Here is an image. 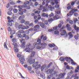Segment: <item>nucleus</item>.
I'll list each match as a JSON object with an SVG mask.
<instances>
[{
	"mask_svg": "<svg viewBox=\"0 0 79 79\" xmlns=\"http://www.w3.org/2000/svg\"><path fill=\"white\" fill-rule=\"evenodd\" d=\"M39 64V62H37L33 65V67L35 68V69H38L39 68H40L41 66V65L39 64Z\"/></svg>",
	"mask_w": 79,
	"mask_h": 79,
	"instance_id": "3",
	"label": "nucleus"
},
{
	"mask_svg": "<svg viewBox=\"0 0 79 79\" xmlns=\"http://www.w3.org/2000/svg\"><path fill=\"white\" fill-rule=\"evenodd\" d=\"M34 28L35 29V30L37 31V30L39 29V28H40V26L39 25H36L34 27Z\"/></svg>",
	"mask_w": 79,
	"mask_h": 79,
	"instance_id": "13",
	"label": "nucleus"
},
{
	"mask_svg": "<svg viewBox=\"0 0 79 79\" xmlns=\"http://www.w3.org/2000/svg\"><path fill=\"white\" fill-rule=\"evenodd\" d=\"M58 15H56L55 16H53V19H55V20H56L58 19Z\"/></svg>",
	"mask_w": 79,
	"mask_h": 79,
	"instance_id": "23",
	"label": "nucleus"
},
{
	"mask_svg": "<svg viewBox=\"0 0 79 79\" xmlns=\"http://www.w3.org/2000/svg\"><path fill=\"white\" fill-rule=\"evenodd\" d=\"M36 48H37V49H42V46H41V47H40V46H37Z\"/></svg>",
	"mask_w": 79,
	"mask_h": 79,
	"instance_id": "54",
	"label": "nucleus"
},
{
	"mask_svg": "<svg viewBox=\"0 0 79 79\" xmlns=\"http://www.w3.org/2000/svg\"><path fill=\"white\" fill-rule=\"evenodd\" d=\"M19 60L20 61L21 64H24V61H25V59H24V56L22 55L21 57H20Z\"/></svg>",
	"mask_w": 79,
	"mask_h": 79,
	"instance_id": "4",
	"label": "nucleus"
},
{
	"mask_svg": "<svg viewBox=\"0 0 79 79\" xmlns=\"http://www.w3.org/2000/svg\"><path fill=\"white\" fill-rule=\"evenodd\" d=\"M49 18H52V17H53V16H54V14H53V13H51L49 15Z\"/></svg>",
	"mask_w": 79,
	"mask_h": 79,
	"instance_id": "30",
	"label": "nucleus"
},
{
	"mask_svg": "<svg viewBox=\"0 0 79 79\" xmlns=\"http://www.w3.org/2000/svg\"><path fill=\"white\" fill-rule=\"evenodd\" d=\"M35 14H37V13L38 15H39V14L40 13V11H39L38 10H36L35 12Z\"/></svg>",
	"mask_w": 79,
	"mask_h": 79,
	"instance_id": "41",
	"label": "nucleus"
},
{
	"mask_svg": "<svg viewBox=\"0 0 79 79\" xmlns=\"http://www.w3.org/2000/svg\"><path fill=\"white\" fill-rule=\"evenodd\" d=\"M78 21V19L77 18H75L73 19V21H74V23H76Z\"/></svg>",
	"mask_w": 79,
	"mask_h": 79,
	"instance_id": "53",
	"label": "nucleus"
},
{
	"mask_svg": "<svg viewBox=\"0 0 79 79\" xmlns=\"http://www.w3.org/2000/svg\"><path fill=\"white\" fill-rule=\"evenodd\" d=\"M54 30L53 29H49L48 30V31L49 32H52Z\"/></svg>",
	"mask_w": 79,
	"mask_h": 79,
	"instance_id": "62",
	"label": "nucleus"
},
{
	"mask_svg": "<svg viewBox=\"0 0 79 79\" xmlns=\"http://www.w3.org/2000/svg\"><path fill=\"white\" fill-rule=\"evenodd\" d=\"M19 14L20 15H23L24 13H23V12L21 11H19Z\"/></svg>",
	"mask_w": 79,
	"mask_h": 79,
	"instance_id": "48",
	"label": "nucleus"
},
{
	"mask_svg": "<svg viewBox=\"0 0 79 79\" xmlns=\"http://www.w3.org/2000/svg\"><path fill=\"white\" fill-rule=\"evenodd\" d=\"M48 46L50 47H54L55 46V44H49Z\"/></svg>",
	"mask_w": 79,
	"mask_h": 79,
	"instance_id": "27",
	"label": "nucleus"
},
{
	"mask_svg": "<svg viewBox=\"0 0 79 79\" xmlns=\"http://www.w3.org/2000/svg\"><path fill=\"white\" fill-rule=\"evenodd\" d=\"M22 37L24 38L25 37V40H28L29 39V37L28 35H26V34H23L22 35Z\"/></svg>",
	"mask_w": 79,
	"mask_h": 79,
	"instance_id": "9",
	"label": "nucleus"
},
{
	"mask_svg": "<svg viewBox=\"0 0 79 79\" xmlns=\"http://www.w3.org/2000/svg\"><path fill=\"white\" fill-rule=\"evenodd\" d=\"M34 23H38L39 22V20L37 19H36L34 21Z\"/></svg>",
	"mask_w": 79,
	"mask_h": 79,
	"instance_id": "57",
	"label": "nucleus"
},
{
	"mask_svg": "<svg viewBox=\"0 0 79 79\" xmlns=\"http://www.w3.org/2000/svg\"><path fill=\"white\" fill-rule=\"evenodd\" d=\"M27 62H28L30 64H34L35 62V59H32V58H30L28 59Z\"/></svg>",
	"mask_w": 79,
	"mask_h": 79,
	"instance_id": "6",
	"label": "nucleus"
},
{
	"mask_svg": "<svg viewBox=\"0 0 79 79\" xmlns=\"http://www.w3.org/2000/svg\"><path fill=\"white\" fill-rule=\"evenodd\" d=\"M59 60L61 61H64V58L63 57H62L60 58Z\"/></svg>",
	"mask_w": 79,
	"mask_h": 79,
	"instance_id": "29",
	"label": "nucleus"
},
{
	"mask_svg": "<svg viewBox=\"0 0 79 79\" xmlns=\"http://www.w3.org/2000/svg\"><path fill=\"white\" fill-rule=\"evenodd\" d=\"M33 4V3L32 2H28V5H29V6H31Z\"/></svg>",
	"mask_w": 79,
	"mask_h": 79,
	"instance_id": "60",
	"label": "nucleus"
},
{
	"mask_svg": "<svg viewBox=\"0 0 79 79\" xmlns=\"http://www.w3.org/2000/svg\"><path fill=\"white\" fill-rule=\"evenodd\" d=\"M15 30H12L11 31H10V34L11 35H13L14 34H15Z\"/></svg>",
	"mask_w": 79,
	"mask_h": 79,
	"instance_id": "24",
	"label": "nucleus"
},
{
	"mask_svg": "<svg viewBox=\"0 0 79 79\" xmlns=\"http://www.w3.org/2000/svg\"><path fill=\"white\" fill-rule=\"evenodd\" d=\"M8 25L9 26H11L13 25L12 22H13V20H8Z\"/></svg>",
	"mask_w": 79,
	"mask_h": 79,
	"instance_id": "8",
	"label": "nucleus"
},
{
	"mask_svg": "<svg viewBox=\"0 0 79 79\" xmlns=\"http://www.w3.org/2000/svg\"><path fill=\"white\" fill-rule=\"evenodd\" d=\"M69 23L70 24H73V21L72 20H70L69 21Z\"/></svg>",
	"mask_w": 79,
	"mask_h": 79,
	"instance_id": "45",
	"label": "nucleus"
},
{
	"mask_svg": "<svg viewBox=\"0 0 79 79\" xmlns=\"http://www.w3.org/2000/svg\"><path fill=\"white\" fill-rule=\"evenodd\" d=\"M17 18H18V17H17L16 15H13L12 16V19H16Z\"/></svg>",
	"mask_w": 79,
	"mask_h": 79,
	"instance_id": "19",
	"label": "nucleus"
},
{
	"mask_svg": "<svg viewBox=\"0 0 79 79\" xmlns=\"http://www.w3.org/2000/svg\"><path fill=\"white\" fill-rule=\"evenodd\" d=\"M45 6L43 7V5H41L40 6V8H39V10H42L43 8H45Z\"/></svg>",
	"mask_w": 79,
	"mask_h": 79,
	"instance_id": "17",
	"label": "nucleus"
},
{
	"mask_svg": "<svg viewBox=\"0 0 79 79\" xmlns=\"http://www.w3.org/2000/svg\"><path fill=\"white\" fill-rule=\"evenodd\" d=\"M47 36H45L44 37H43V40L44 41L46 40H47Z\"/></svg>",
	"mask_w": 79,
	"mask_h": 79,
	"instance_id": "50",
	"label": "nucleus"
},
{
	"mask_svg": "<svg viewBox=\"0 0 79 79\" xmlns=\"http://www.w3.org/2000/svg\"><path fill=\"white\" fill-rule=\"evenodd\" d=\"M58 28V27L57 26H56L55 27H53V29L54 30H56Z\"/></svg>",
	"mask_w": 79,
	"mask_h": 79,
	"instance_id": "63",
	"label": "nucleus"
},
{
	"mask_svg": "<svg viewBox=\"0 0 79 79\" xmlns=\"http://www.w3.org/2000/svg\"><path fill=\"white\" fill-rule=\"evenodd\" d=\"M69 58H71L70 57L68 58V57H66L65 58V60L66 61L68 62V61H69V60H71V59H70Z\"/></svg>",
	"mask_w": 79,
	"mask_h": 79,
	"instance_id": "32",
	"label": "nucleus"
},
{
	"mask_svg": "<svg viewBox=\"0 0 79 79\" xmlns=\"http://www.w3.org/2000/svg\"><path fill=\"white\" fill-rule=\"evenodd\" d=\"M35 55V52H31V56H29V58H33L34 56V55Z\"/></svg>",
	"mask_w": 79,
	"mask_h": 79,
	"instance_id": "14",
	"label": "nucleus"
},
{
	"mask_svg": "<svg viewBox=\"0 0 79 79\" xmlns=\"http://www.w3.org/2000/svg\"><path fill=\"white\" fill-rule=\"evenodd\" d=\"M59 7H60V5H59L56 4L55 6V7L56 8H59Z\"/></svg>",
	"mask_w": 79,
	"mask_h": 79,
	"instance_id": "46",
	"label": "nucleus"
},
{
	"mask_svg": "<svg viewBox=\"0 0 79 79\" xmlns=\"http://www.w3.org/2000/svg\"><path fill=\"white\" fill-rule=\"evenodd\" d=\"M20 21V23L22 24H23V23H25V20L24 19L21 20Z\"/></svg>",
	"mask_w": 79,
	"mask_h": 79,
	"instance_id": "47",
	"label": "nucleus"
},
{
	"mask_svg": "<svg viewBox=\"0 0 79 79\" xmlns=\"http://www.w3.org/2000/svg\"><path fill=\"white\" fill-rule=\"evenodd\" d=\"M44 23L45 24L47 25L48 24V21L47 20H45L44 21Z\"/></svg>",
	"mask_w": 79,
	"mask_h": 79,
	"instance_id": "58",
	"label": "nucleus"
},
{
	"mask_svg": "<svg viewBox=\"0 0 79 79\" xmlns=\"http://www.w3.org/2000/svg\"><path fill=\"white\" fill-rule=\"evenodd\" d=\"M4 47L5 48H6V49H8V47H7V46L6 45V42L4 43Z\"/></svg>",
	"mask_w": 79,
	"mask_h": 79,
	"instance_id": "43",
	"label": "nucleus"
},
{
	"mask_svg": "<svg viewBox=\"0 0 79 79\" xmlns=\"http://www.w3.org/2000/svg\"><path fill=\"white\" fill-rule=\"evenodd\" d=\"M76 1H72L71 2V6H73L76 3Z\"/></svg>",
	"mask_w": 79,
	"mask_h": 79,
	"instance_id": "26",
	"label": "nucleus"
},
{
	"mask_svg": "<svg viewBox=\"0 0 79 79\" xmlns=\"http://www.w3.org/2000/svg\"><path fill=\"white\" fill-rule=\"evenodd\" d=\"M71 11H72V12H73V14L74 12H76L77 11V9H73Z\"/></svg>",
	"mask_w": 79,
	"mask_h": 79,
	"instance_id": "33",
	"label": "nucleus"
},
{
	"mask_svg": "<svg viewBox=\"0 0 79 79\" xmlns=\"http://www.w3.org/2000/svg\"><path fill=\"white\" fill-rule=\"evenodd\" d=\"M60 33V32L59 31L56 30L54 32L55 34H58Z\"/></svg>",
	"mask_w": 79,
	"mask_h": 79,
	"instance_id": "42",
	"label": "nucleus"
},
{
	"mask_svg": "<svg viewBox=\"0 0 79 79\" xmlns=\"http://www.w3.org/2000/svg\"><path fill=\"white\" fill-rule=\"evenodd\" d=\"M25 15H22L21 16H20L19 17V20H21L22 19H24L25 18Z\"/></svg>",
	"mask_w": 79,
	"mask_h": 79,
	"instance_id": "15",
	"label": "nucleus"
},
{
	"mask_svg": "<svg viewBox=\"0 0 79 79\" xmlns=\"http://www.w3.org/2000/svg\"><path fill=\"white\" fill-rule=\"evenodd\" d=\"M61 13V11L59 10L57 11H56V13L57 14H60V13Z\"/></svg>",
	"mask_w": 79,
	"mask_h": 79,
	"instance_id": "59",
	"label": "nucleus"
},
{
	"mask_svg": "<svg viewBox=\"0 0 79 79\" xmlns=\"http://www.w3.org/2000/svg\"><path fill=\"white\" fill-rule=\"evenodd\" d=\"M19 25V24L18 23H15V27H18V26Z\"/></svg>",
	"mask_w": 79,
	"mask_h": 79,
	"instance_id": "44",
	"label": "nucleus"
},
{
	"mask_svg": "<svg viewBox=\"0 0 79 79\" xmlns=\"http://www.w3.org/2000/svg\"><path fill=\"white\" fill-rule=\"evenodd\" d=\"M12 45L14 46H15V47H17L18 46V44L15 43H13Z\"/></svg>",
	"mask_w": 79,
	"mask_h": 79,
	"instance_id": "49",
	"label": "nucleus"
},
{
	"mask_svg": "<svg viewBox=\"0 0 79 79\" xmlns=\"http://www.w3.org/2000/svg\"><path fill=\"white\" fill-rule=\"evenodd\" d=\"M47 74H50L51 76H54L56 74V72L53 71V69H49L47 71Z\"/></svg>",
	"mask_w": 79,
	"mask_h": 79,
	"instance_id": "2",
	"label": "nucleus"
},
{
	"mask_svg": "<svg viewBox=\"0 0 79 79\" xmlns=\"http://www.w3.org/2000/svg\"><path fill=\"white\" fill-rule=\"evenodd\" d=\"M66 34H67V33H66V30H63L62 31V32L60 33V35L62 36H63L64 35H66Z\"/></svg>",
	"mask_w": 79,
	"mask_h": 79,
	"instance_id": "10",
	"label": "nucleus"
},
{
	"mask_svg": "<svg viewBox=\"0 0 79 79\" xmlns=\"http://www.w3.org/2000/svg\"><path fill=\"white\" fill-rule=\"evenodd\" d=\"M22 11L24 13H26V11H27V10H26V9H22Z\"/></svg>",
	"mask_w": 79,
	"mask_h": 79,
	"instance_id": "55",
	"label": "nucleus"
},
{
	"mask_svg": "<svg viewBox=\"0 0 79 79\" xmlns=\"http://www.w3.org/2000/svg\"><path fill=\"white\" fill-rule=\"evenodd\" d=\"M40 26L42 28H44V27H45V24L44 23H41L40 24Z\"/></svg>",
	"mask_w": 79,
	"mask_h": 79,
	"instance_id": "22",
	"label": "nucleus"
},
{
	"mask_svg": "<svg viewBox=\"0 0 79 79\" xmlns=\"http://www.w3.org/2000/svg\"><path fill=\"white\" fill-rule=\"evenodd\" d=\"M67 30L69 31H71L72 29L71 27H69L67 28Z\"/></svg>",
	"mask_w": 79,
	"mask_h": 79,
	"instance_id": "56",
	"label": "nucleus"
},
{
	"mask_svg": "<svg viewBox=\"0 0 79 79\" xmlns=\"http://www.w3.org/2000/svg\"><path fill=\"white\" fill-rule=\"evenodd\" d=\"M48 8H49L51 11L53 10V8L52 7L51 5H49L48 6Z\"/></svg>",
	"mask_w": 79,
	"mask_h": 79,
	"instance_id": "34",
	"label": "nucleus"
},
{
	"mask_svg": "<svg viewBox=\"0 0 79 79\" xmlns=\"http://www.w3.org/2000/svg\"><path fill=\"white\" fill-rule=\"evenodd\" d=\"M37 42H39V43H38V45H40V44L41 43V39H40L39 38H38L37 40Z\"/></svg>",
	"mask_w": 79,
	"mask_h": 79,
	"instance_id": "20",
	"label": "nucleus"
},
{
	"mask_svg": "<svg viewBox=\"0 0 79 79\" xmlns=\"http://www.w3.org/2000/svg\"><path fill=\"white\" fill-rule=\"evenodd\" d=\"M40 45H41V48L42 49H44L46 47L45 46H47V43H41L40 44Z\"/></svg>",
	"mask_w": 79,
	"mask_h": 79,
	"instance_id": "7",
	"label": "nucleus"
},
{
	"mask_svg": "<svg viewBox=\"0 0 79 79\" xmlns=\"http://www.w3.org/2000/svg\"><path fill=\"white\" fill-rule=\"evenodd\" d=\"M21 55L19 54L17 55V58H21Z\"/></svg>",
	"mask_w": 79,
	"mask_h": 79,
	"instance_id": "61",
	"label": "nucleus"
},
{
	"mask_svg": "<svg viewBox=\"0 0 79 79\" xmlns=\"http://www.w3.org/2000/svg\"><path fill=\"white\" fill-rule=\"evenodd\" d=\"M27 69L29 71H31L32 69V68L31 66H29L27 67Z\"/></svg>",
	"mask_w": 79,
	"mask_h": 79,
	"instance_id": "52",
	"label": "nucleus"
},
{
	"mask_svg": "<svg viewBox=\"0 0 79 79\" xmlns=\"http://www.w3.org/2000/svg\"><path fill=\"white\" fill-rule=\"evenodd\" d=\"M21 33V34L23 33V31L22 30H19L18 32H17L18 34H19V33Z\"/></svg>",
	"mask_w": 79,
	"mask_h": 79,
	"instance_id": "38",
	"label": "nucleus"
},
{
	"mask_svg": "<svg viewBox=\"0 0 79 79\" xmlns=\"http://www.w3.org/2000/svg\"><path fill=\"white\" fill-rule=\"evenodd\" d=\"M32 47L31 46V44H28L27 46L25 47L26 48L24 49V51L26 52H29L31 50L30 48H32Z\"/></svg>",
	"mask_w": 79,
	"mask_h": 79,
	"instance_id": "1",
	"label": "nucleus"
},
{
	"mask_svg": "<svg viewBox=\"0 0 79 79\" xmlns=\"http://www.w3.org/2000/svg\"><path fill=\"white\" fill-rule=\"evenodd\" d=\"M73 10H71L69 13H68L67 14V17L70 16H71L73 15V12H72Z\"/></svg>",
	"mask_w": 79,
	"mask_h": 79,
	"instance_id": "11",
	"label": "nucleus"
},
{
	"mask_svg": "<svg viewBox=\"0 0 79 79\" xmlns=\"http://www.w3.org/2000/svg\"><path fill=\"white\" fill-rule=\"evenodd\" d=\"M13 12L14 13H16L18 12V10L16 9H14L13 10Z\"/></svg>",
	"mask_w": 79,
	"mask_h": 79,
	"instance_id": "35",
	"label": "nucleus"
},
{
	"mask_svg": "<svg viewBox=\"0 0 79 79\" xmlns=\"http://www.w3.org/2000/svg\"><path fill=\"white\" fill-rule=\"evenodd\" d=\"M45 74L44 73L40 74V77L42 78V79L45 78Z\"/></svg>",
	"mask_w": 79,
	"mask_h": 79,
	"instance_id": "21",
	"label": "nucleus"
},
{
	"mask_svg": "<svg viewBox=\"0 0 79 79\" xmlns=\"http://www.w3.org/2000/svg\"><path fill=\"white\" fill-rule=\"evenodd\" d=\"M7 29L8 31H11V27H8V28H7Z\"/></svg>",
	"mask_w": 79,
	"mask_h": 79,
	"instance_id": "64",
	"label": "nucleus"
},
{
	"mask_svg": "<svg viewBox=\"0 0 79 79\" xmlns=\"http://www.w3.org/2000/svg\"><path fill=\"white\" fill-rule=\"evenodd\" d=\"M18 8H19V11H22V7L21 5H19L18 6Z\"/></svg>",
	"mask_w": 79,
	"mask_h": 79,
	"instance_id": "28",
	"label": "nucleus"
},
{
	"mask_svg": "<svg viewBox=\"0 0 79 79\" xmlns=\"http://www.w3.org/2000/svg\"><path fill=\"white\" fill-rule=\"evenodd\" d=\"M74 38L76 40H78L79 38L78 37V35H75L74 36Z\"/></svg>",
	"mask_w": 79,
	"mask_h": 79,
	"instance_id": "37",
	"label": "nucleus"
},
{
	"mask_svg": "<svg viewBox=\"0 0 79 79\" xmlns=\"http://www.w3.org/2000/svg\"><path fill=\"white\" fill-rule=\"evenodd\" d=\"M53 19L52 17H49L48 18V22H51L53 21Z\"/></svg>",
	"mask_w": 79,
	"mask_h": 79,
	"instance_id": "31",
	"label": "nucleus"
},
{
	"mask_svg": "<svg viewBox=\"0 0 79 79\" xmlns=\"http://www.w3.org/2000/svg\"><path fill=\"white\" fill-rule=\"evenodd\" d=\"M74 29L76 30V31H77V32H78L79 31V27H77L76 26H75L74 27Z\"/></svg>",
	"mask_w": 79,
	"mask_h": 79,
	"instance_id": "25",
	"label": "nucleus"
},
{
	"mask_svg": "<svg viewBox=\"0 0 79 79\" xmlns=\"http://www.w3.org/2000/svg\"><path fill=\"white\" fill-rule=\"evenodd\" d=\"M41 16L42 17H46V18H48V15L46 14V13H43L41 14Z\"/></svg>",
	"mask_w": 79,
	"mask_h": 79,
	"instance_id": "12",
	"label": "nucleus"
},
{
	"mask_svg": "<svg viewBox=\"0 0 79 79\" xmlns=\"http://www.w3.org/2000/svg\"><path fill=\"white\" fill-rule=\"evenodd\" d=\"M29 24V22L28 21H26L25 22L24 24L25 25H28Z\"/></svg>",
	"mask_w": 79,
	"mask_h": 79,
	"instance_id": "39",
	"label": "nucleus"
},
{
	"mask_svg": "<svg viewBox=\"0 0 79 79\" xmlns=\"http://www.w3.org/2000/svg\"><path fill=\"white\" fill-rule=\"evenodd\" d=\"M24 40V39H22L20 40V42L22 43V44L20 45V47L22 48H25L26 47V46H25L26 42L23 41Z\"/></svg>",
	"mask_w": 79,
	"mask_h": 79,
	"instance_id": "5",
	"label": "nucleus"
},
{
	"mask_svg": "<svg viewBox=\"0 0 79 79\" xmlns=\"http://www.w3.org/2000/svg\"><path fill=\"white\" fill-rule=\"evenodd\" d=\"M7 14L8 15H11L13 14V13L11 11H9L7 12Z\"/></svg>",
	"mask_w": 79,
	"mask_h": 79,
	"instance_id": "36",
	"label": "nucleus"
},
{
	"mask_svg": "<svg viewBox=\"0 0 79 79\" xmlns=\"http://www.w3.org/2000/svg\"><path fill=\"white\" fill-rule=\"evenodd\" d=\"M69 59L71 60V64H72L73 65H75V64H76V63H75V62H74V61L71 58H69Z\"/></svg>",
	"mask_w": 79,
	"mask_h": 79,
	"instance_id": "16",
	"label": "nucleus"
},
{
	"mask_svg": "<svg viewBox=\"0 0 79 79\" xmlns=\"http://www.w3.org/2000/svg\"><path fill=\"white\" fill-rule=\"evenodd\" d=\"M73 15L75 16H76L77 17L78 16V13H76V12H75L73 13Z\"/></svg>",
	"mask_w": 79,
	"mask_h": 79,
	"instance_id": "40",
	"label": "nucleus"
},
{
	"mask_svg": "<svg viewBox=\"0 0 79 79\" xmlns=\"http://www.w3.org/2000/svg\"><path fill=\"white\" fill-rule=\"evenodd\" d=\"M16 34L17 36L18 37H19V38H21V37H23V36H22L21 33L19 34V33H18V32H17Z\"/></svg>",
	"mask_w": 79,
	"mask_h": 79,
	"instance_id": "18",
	"label": "nucleus"
},
{
	"mask_svg": "<svg viewBox=\"0 0 79 79\" xmlns=\"http://www.w3.org/2000/svg\"><path fill=\"white\" fill-rule=\"evenodd\" d=\"M23 26V25H20L19 26V29H22Z\"/></svg>",
	"mask_w": 79,
	"mask_h": 79,
	"instance_id": "51",
	"label": "nucleus"
}]
</instances>
